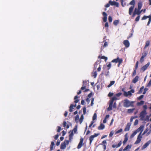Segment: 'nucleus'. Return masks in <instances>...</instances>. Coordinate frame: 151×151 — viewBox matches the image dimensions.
Segmentation results:
<instances>
[{"instance_id":"1","label":"nucleus","mask_w":151,"mask_h":151,"mask_svg":"<svg viewBox=\"0 0 151 151\" xmlns=\"http://www.w3.org/2000/svg\"><path fill=\"white\" fill-rule=\"evenodd\" d=\"M134 103V101H130L128 99H125L124 100L123 106L125 107H128L129 106L133 107L134 106L133 105Z\"/></svg>"},{"instance_id":"2","label":"nucleus","mask_w":151,"mask_h":151,"mask_svg":"<svg viewBox=\"0 0 151 151\" xmlns=\"http://www.w3.org/2000/svg\"><path fill=\"white\" fill-rule=\"evenodd\" d=\"M135 3V0H132L129 3V4L131 5H132L131 6L129 9V13L130 15L132 14V12L134 9V5Z\"/></svg>"},{"instance_id":"3","label":"nucleus","mask_w":151,"mask_h":151,"mask_svg":"<svg viewBox=\"0 0 151 151\" xmlns=\"http://www.w3.org/2000/svg\"><path fill=\"white\" fill-rule=\"evenodd\" d=\"M69 143V141L68 140H65L64 142L62 143L60 145V149L64 150L66 147V145H68Z\"/></svg>"},{"instance_id":"4","label":"nucleus","mask_w":151,"mask_h":151,"mask_svg":"<svg viewBox=\"0 0 151 151\" xmlns=\"http://www.w3.org/2000/svg\"><path fill=\"white\" fill-rule=\"evenodd\" d=\"M142 135L141 134V132L139 134L138 136L137 139L134 143L135 144H138L140 142L141 138L142 137Z\"/></svg>"},{"instance_id":"5","label":"nucleus","mask_w":151,"mask_h":151,"mask_svg":"<svg viewBox=\"0 0 151 151\" xmlns=\"http://www.w3.org/2000/svg\"><path fill=\"white\" fill-rule=\"evenodd\" d=\"M99 134L95 133L94 135H91L89 138V144L91 145L92 143V141L93 140L94 137H97L99 135Z\"/></svg>"},{"instance_id":"6","label":"nucleus","mask_w":151,"mask_h":151,"mask_svg":"<svg viewBox=\"0 0 151 151\" xmlns=\"http://www.w3.org/2000/svg\"><path fill=\"white\" fill-rule=\"evenodd\" d=\"M83 139L82 138H81L80 139V141L77 147L78 149H80L83 145Z\"/></svg>"},{"instance_id":"7","label":"nucleus","mask_w":151,"mask_h":151,"mask_svg":"<svg viewBox=\"0 0 151 151\" xmlns=\"http://www.w3.org/2000/svg\"><path fill=\"white\" fill-rule=\"evenodd\" d=\"M150 65V63L148 62L147 64L144 65L141 68V70H142L143 72H144L145 70H146L147 68L149 67Z\"/></svg>"},{"instance_id":"8","label":"nucleus","mask_w":151,"mask_h":151,"mask_svg":"<svg viewBox=\"0 0 151 151\" xmlns=\"http://www.w3.org/2000/svg\"><path fill=\"white\" fill-rule=\"evenodd\" d=\"M139 62L137 61L136 62V64L135 66V69L134 70V71L132 73V76H134L136 74V70L137 69L138 66Z\"/></svg>"},{"instance_id":"9","label":"nucleus","mask_w":151,"mask_h":151,"mask_svg":"<svg viewBox=\"0 0 151 151\" xmlns=\"http://www.w3.org/2000/svg\"><path fill=\"white\" fill-rule=\"evenodd\" d=\"M123 61V60L122 58H119V57H118L117 58H116L113 60L111 61L112 63H117L119 62L120 61Z\"/></svg>"},{"instance_id":"10","label":"nucleus","mask_w":151,"mask_h":151,"mask_svg":"<svg viewBox=\"0 0 151 151\" xmlns=\"http://www.w3.org/2000/svg\"><path fill=\"white\" fill-rule=\"evenodd\" d=\"M102 15L104 16L103 18V22H106L107 20V14L105 12H104L102 13Z\"/></svg>"},{"instance_id":"11","label":"nucleus","mask_w":151,"mask_h":151,"mask_svg":"<svg viewBox=\"0 0 151 151\" xmlns=\"http://www.w3.org/2000/svg\"><path fill=\"white\" fill-rule=\"evenodd\" d=\"M123 43L126 47H128L129 46V43L127 40H124L123 42Z\"/></svg>"},{"instance_id":"12","label":"nucleus","mask_w":151,"mask_h":151,"mask_svg":"<svg viewBox=\"0 0 151 151\" xmlns=\"http://www.w3.org/2000/svg\"><path fill=\"white\" fill-rule=\"evenodd\" d=\"M146 114V110L142 111L140 113V116L142 118H144L145 117Z\"/></svg>"},{"instance_id":"13","label":"nucleus","mask_w":151,"mask_h":151,"mask_svg":"<svg viewBox=\"0 0 151 151\" xmlns=\"http://www.w3.org/2000/svg\"><path fill=\"white\" fill-rule=\"evenodd\" d=\"M131 125V124L130 123H128L127 124L124 129V131H129V130L130 127V126Z\"/></svg>"},{"instance_id":"14","label":"nucleus","mask_w":151,"mask_h":151,"mask_svg":"<svg viewBox=\"0 0 151 151\" xmlns=\"http://www.w3.org/2000/svg\"><path fill=\"white\" fill-rule=\"evenodd\" d=\"M151 142L150 140L148 141L147 142L145 143L142 146V149H144L147 147Z\"/></svg>"},{"instance_id":"15","label":"nucleus","mask_w":151,"mask_h":151,"mask_svg":"<svg viewBox=\"0 0 151 151\" xmlns=\"http://www.w3.org/2000/svg\"><path fill=\"white\" fill-rule=\"evenodd\" d=\"M73 131L71 132V133L70 134L69 136V141L71 142L72 139H73Z\"/></svg>"},{"instance_id":"16","label":"nucleus","mask_w":151,"mask_h":151,"mask_svg":"<svg viewBox=\"0 0 151 151\" xmlns=\"http://www.w3.org/2000/svg\"><path fill=\"white\" fill-rule=\"evenodd\" d=\"M83 86L81 88V90H84L86 88V84L87 83V81H83Z\"/></svg>"},{"instance_id":"17","label":"nucleus","mask_w":151,"mask_h":151,"mask_svg":"<svg viewBox=\"0 0 151 151\" xmlns=\"http://www.w3.org/2000/svg\"><path fill=\"white\" fill-rule=\"evenodd\" d=\"M121 144H122V142H121V141H120L119 143L117 145H112V147L114 148H115V147L117 148L119 147H120L121 146Z\"/></svg>"},{"instance_id":"18","label":"nucleus","mask_w":151,"mask_h":151,"mask_svg":"<svg viewBox=\"0 0 151 151\" xmlns=\"http://www.w3.org/2000/svg\"><path fill=\"white\" fill-rule=\"evenodd\" d=\"M142 4L141 2H139L138 3V8L137 9V11H139L142 7Z\"/></svg>"},{"instance_id":"19","label":"nucleus","mask_w":151,"mask_h":151,"mask_svg":"<svg viewBox=\"0 0 151 151\" xmlns=\"http://www.w3.org/2000/svg\"><path fill=\"white\" fill-rule=\"evenodd\" d=\"M105 128V126L103 124L101 123L100 125L98 127V129L99 130H102Z\"/></svg>"},{"instance_id":"20","label":"nucleus","mask_w":151,"mask_h":151,"mask_svg":"<svg viewBox=\"0 0 151 151\" xmlns=\"http://www.w3.org/2000/svg\"><path fill=\"white\" fill-rule=\"evenodd\" d=\"M144 128V127L143 126H140L138 129L136 130L138 132H140L141 133L143 131V129Z\"/></svg>"},{"instance_id":"21","label":"nucleus","mask_w":151,"mask_h":151,"mask_svg":"<svg viewBox=\"0 0 151 151\" xmlns=\"http://www.w3.org/2000/svg\"><path fill=\"white\" fill-rule=\"evenodd\" d=\"M150 42L149 40L145 42V45L144 47V49H145L147 48L150 45Z\"/></svg>"},{"instance_id":"22","label":"nucleus","mask_w":151,"mask_h":151,"mask_svg":"<svg viewBox=\"0 0 151 151\" xmlns=\"http://www.w3.org/2000/svg\"><path fill=\"white\" fill-rule=\"evenodd\" d=\"M128 138L127 135V134H125L124 136V141L123 142V143L124 144H125L126 142L127 141Z\"/></svg>"},{"instance_id":"23","label":"nucleus","mask_w":151,"mask_h":151,"mask_svg":"<svg viewBox=\"0 0 151 151\" xmlns=\"http://www.w3.org/2000/svg\"><path fill=\"white\" fill-rule=\"evenodd\" d=\"M139 76H136L135 78L132 80V82L134 83H136L138 80Z\"/></svg>"},{"instance_id":"24","label":"nucleus","mask_w":151,"mask_h":151,"mask_svg":"<svg viewBox=\"0 0 151 151\" xmlns=\"http://www.w3.org/2000/svg\"><path fill=\"white\" fill-rule=\"evenodd\" d=\"M113 104L110 102L109 107L107 108L108 111H110L112 109V105Z\"/></svg>"},{"instance_id":"25","label":"nucleus","mask_w":151,"mask_h":151,"mask_svg":"<svg viewBox=\"0 0 151 151\" xmlns=\"http://www.w3.org/2000/svg\"><path fill=\"white\" fill-rule=\"evenodd\" d=\"M98 58H100L101 59H104L105 62H106L107 60V58L104 56H102L101 57L100 55H99L98 56Z\"/></svg>"},{"instance_id":"26","label":"nucleus","mask_w":151,"mask_h":151,"mask_svg":"<svg viewBox=\"0 0 151 151\" xmlns=\"http://www.w3.org/2000/svg\"><path fill=\"white\" fill-rule=\"evenodd\" d=\"M132 147L131 145H128L127 146L125 147V148L123 149L124 151H125L128 149H130Z\"/></svg>"},{"instance_id":"27","label":"nucleus","mask_w":151,"mask_h":151,"mask_svg":"<svg viewBox=\"0 0 151 151\" xmlns=\"http://www.w3.org/2000/svg\"><path fill=\"white\" fill-rule=\"evenodd\" d=\"M146 9H142V10L139 11H137V12L138 13V15H139L142 12H143L144 13H145V12Z\"/></svg>"},{"instance_id":"28","label":"nucleus","mask_w":151,"mask_h":151,"mask_svg":"<svg viewBox=\"0 0 151 151\" xmlns=\"http://www.w3.org/2000/svg\"><path fill=\"white\" fill-rule=\"evenodd\" d=\"M117 99V98L116 96H114L111 99L110 101V102L112 104H113L114 101V100Z\"/></svg>"},{"instance_id":"29","label":"nucleus","mask_w":151,"mask_h":151,"mask_svg":"<svg viewBox=\"0 0 151 151\" xmlns=\"http://www.w3.org/2000/svg\"><path fill=\"white\" fill-rule=\"evenodd\" d=\"M78 97L77 96H75L74 99L75 100V101H74V102L75 103H77L79 102V100L78 99Z\"/></svg>"},{"instance_id":"30","label":"nucleus","mask_w":151,"mask_h":151,"mask_svg":"<svg viewBox=\"0 0 151 151\" xmlns=\"http://www.w3.org/2000/svg\"><path fill=\"white\" fill-rule=\"evenodd\" d=\"M135 109V108L128 109L127 110V112L128 113H132L133 112L134 110Z\"/></svg>"},{"instance_id":"31","label":"nucleus","mask_w":151,"mask_h":151,"mask_svg":"<svg viewBox=\"0 0 151 151\" xmlns=\"http://www.w3.org/2000/svg\"><path fill=\"white\" fill-rule=\"evenodd\" d=\"M136 14H137L138 15V13L137 12V8H135L134 11L133 12V14L132 15V17H134L135 16V15Z\"/></svg>"},{"instance_id":"32","label":"nucleus","mask_w":151,"mask_h":151,"mask_svg":"<svg viewBox=\"0 0 151 151\" xmlns=\"http://www.w3.org/2000/svg\"><path fill=\"white\" fill-rule=\"evenodd\" d=\"M55 145L54 143L53 142H52L51 143V145L50 146V150H53V147Z\"/></svg>"},{"instance_id":"33","label":"nucleus","mask_w":151,"mask_h":151,"mask_svg":"<svg viewBox=\"0 0 151 151\" xmlns=\"http://www.w3.org/2000/svg\"><path fill=\"white\" fill-rule=\"evenodd\" d=\"M73 105L71 104L70 105L69 107V111L70 112H72L73 111V109H74Z\"/></svg>"},{"instance_id":"34","label":"nucleus","mask_w":151,"mask_h":151,"mask_svg":"<svg viewBox=\"0 0 151 151\" xmlns=\"http://www.w3.org/2000/svg\"><path fill=\"white\" fill-rule=\"evenodd\" d=\"M83 114H82L81 116L80 119H79V122H80V124H81V123H82V122L83 121Z\"/></svg>"},{"instance_id":"35","label":"nucleus","mask_w":151,"mask_h":151,"mask_svg":"<svg viewBox=\"0 0 151 151\" xmlns=\"http://www.w3.org/2000/svg\"><path fill=\"white\" fill-rule=\"evenodd\" d=\"M144 103V101H141L140 102H137V106H140L143 105Z\"/></svg>"},{"instance_id":"36","label":"nucleus","mask_w":151,"mask_h":151,"mask_svg":"<svg viewBox=\"0 0 151 151\" xmlns=\"http://www.w3.org/2000/svg\"><path fill=\"white\" fill-rule=\"evenodd\" d=\"M115 83V81H111L110 82V83L109 84L108 86L107 87L108 88H109L111 86L114 85V84Z\"/></svg>"},{"instance_id":"37","label":"nucleus","mask_w":151,"mask_h":151,"mask_svg":"<svg viewBox=\"0 0 151 151\" xmlns=\"http://www.w3.org/2000/svg\"><path fill=\"white\" fill-rule=\"evenodd\" d=\"M151 16V15H150L148 16H146L145 15H144L142 18V20H143L145 19H146L147 18H149L150 16Z\"/></svg>"},{"instance_id":"38","label":"nucleus","mask_w":151,"mask_h":151,"mask_svg":"<svg viewBox=\"0 0 151 151\" xmlns=\"http://www.w3.org/2000/svg\"><path fill=\"white\" fill-rule=\"evenodd\" d=\"M79 120V116L78 115H77L75 117V120L76 122H78V120Z\"/></svg>"},{"instance_id":"39","label":"nucleus","mask_w":151,"mask_h":151,"mask_svg":"<svg viewBox=\"0 0 151 151\" xmlns=\"http://www.w3.org/2000/svg\"><path fill=\"white\" fill-rule=\"evenodd\" d=\"M119 22V21L117 20H114L113 22V24L115 25L116 26Z\"/></svg>"},{"instance_id":"40","label":"nucleus","mask_w":151,"mask_h":151,"mask_svg":"<svg viewBox=\"0 0 151 151\" xmlns=\"http://www.w3.org/2000/svg\"><path fill=\"white\" fill-rule=\"evenodd\" d=\"M143 89H144V86H142V87H141L140 88L138 92V93L140 94V93H142L143 91Z\"/></svg>"},{"instance_id":"41","label":"nucleus","mask_w":151,"mask_h":151,"mask_svg":"<svg viewBox=\"0 0 151 151\" xmlns=\"http://www.w3.org/2000/svg\"><path fill=\"white\" fill-rule=\"evenodd\" d=\"M138 132L136 130L131 135V137H134Z\"/></svg>"},{"instance_id":"42","label":"nucleus","mask_w":151,"mask_h":151,"mask_svg":"<svg viewBox=\"0 0 151 151\" xmlns=\"http://www.w3.org/2000/svg\"><path fill=\"white\" fill-rule=\"evenodd\" d=\"M96 118H97V115H96V113H95L93 115V118H92L93 120L94 121L96 119Z\"/></svg>"},{"instance_id":"43","label":"nucleus","mask_w":151,"mask_h":151,"mask_svg":"<svg viewBox=\"0 0 151 151\" xmlns=\"http://www.w3.org/2000/svg\"><path fill=\"white\" fill-rule=\"evenodd\" d=\"M108 20H109V22H112V18L110 16H109V18H108Z\"/></svg>"},{"instance_id":"44","label":"nucleus","mask_w":151,"mask_h":151,"mask_svg":"<svg viewBox=\"0 0 151 151\" xmlns=\"http://www.w3.org/2000/svg\"><path fill=\"white\" fill-rule=\"evenodd\" d=\"M115 1H109V3L110 4V5L111 6L114 5Z\"/></svg>"},{"instance_id":"45","label":"nucleus","mask_w":151,"mask_h":151,"mask_svg":"<svg viewBox=\"0 0 151 151\" xmlns=\"http://www.w3.org/2000/svg\"><path fill=\"white\" fill-rule=\"evenodd\" d=\"M142 56H143V57L145 58L147 56V53L145 52H144L142 53Z\"/></svg>"},{"instance_id":"46","label":"nucleus","mask_w":151,"mask_h":151,"mask_svg":"<svg viewBox=\"0 0 151 151\" xmlns=\"http://www.w3.org/2000/svg\"><path fill=\"white\" fill-rule=\"evenodd\" d=\"M97 75V73L96 72V71L93 73V77L94 78H95L96 77Z\"/></svg>"},{"instance_id":"47","label":"nucleus","mask_w":151,"mask_h":151,"mask_svg":"<svg viewBox=\"0 0 151 151\" xmlns=\"http://www.w3.org/2000/svg\"><path fill=\"white\" fill-rule=\"evenodd\" d=\"M144 96L143 95H141L139 97L137 98V99L139 100H140L143 98Z\"/></svg>"},{"instance_id":"48","label":"nucleus","mask_w":151,"mask_h":151,"mask_svg":"<svg viewBox=\"0 0 151 151\" xmlns=\"http://www.w3.org/2000/svg\"><path fill=\"white\" fill-rule=\"evenodd\" d=\"M122 132V129H120L119 130L117 131L115 133L116 134H118L120 132Z\"/></svg>"},{"instance_id":"49","label":"nucleus","mask_w":151,"mask_h":151,"mask_svg":"<svg viewBox=\"0 0 151 151\" xmlns=\"http://www.w3.org/2000/svg\"><path fill=\"white\" fill-rule=\"evenodd\" d=\"M83 114L84 115H85L86 114V107L85 106L83 107Z\"/></svg>"},{"instance_id":"50","label":"nucleus","mask_w":151,"mask_h":151,"mask_svg":"<svg viewBox=\"0 0 151 151\" xmlns=\"http://www.w3.org/2000/svg\"><path fill=\"white\" fill-rule=\"evenodd\" d=\"M144 58L143 56H142L140 59V62L142 63L144 61Z\"/></svg>"},{"instance_id":"51","label":"nucleus","mask_w":151,"mask_h":151,"mask_svg":"<svg viewBox=\"0 0 151 151\" xmlns=\"http://www.w3.org/2000/svg\"><path fill=\"white\" fill-rule=\"evenodd\" d=\"M151 22V16L149 18V20L148 21V22L147 23V25L148 26L150 24V22Z\"/></svg>"},{"instance_id":"52","label":"nucleus","mask_w":151,"mask_h":151,"mask_svg":"<svg viewBox=\"0 0 151 151\" xmlns=\"http://www.w3.org/2000/svg\"><path fill=\"white\" fill-rule=\"evenodd\" d=\"M140 18V16L139 15H138L137 17H136V18L135 19V21L136 22H138L139 21Z\"/></svg>"},{"instance_id":"53","label":"nucleus","mask_w":151,"mask_h":151,"mask_svg":"<svg viewBox=\"0 0 151 151\" xmlns=\"http://www.w3.org/2000/svg\"><path fill=\"white\" fill-rule=\"evenodd\" d=\"M151 86V79L150 81L147 84V87H150Z\"/></svg>"},{"instance_id":"54","label":"nucleus","mask_w":151,"mask_h":151,"mask_svg":"<svg viewBox=\"0 0 151 151\" xmlns=\"http://www.w3.org/2000/svg\"><path fill=\"white\" fill-rule=\"evenodd\" d=\"M122 94V93L121 92L119 93H116V96L117 97H119L120 96H121Z\"/></svg>"},{"instance_id":"55","label":"nucleus","mask_w":151,"mask_h":151,"mask_svg":"<svg viewBox=\"0 0 151 151\" xmlns=\"http://www.w3.org/2000/svg\"><path fill=\"white\" fill-rule=\"evenodd\" d=\"M138 121L137 119H136L134 123V125H136L138 124Z\"/></svg>"},{"instance_id":"56","label":"nucleus","mask_w":151,"mask_h":151,"mask_svg":"<svg viewBox=\"0 0 151 151\" xmlns=\"http://www.w3.org/2000/svg\"><path fill=\"white\" fill-rule=\"evenodd\" d=\"M108 45V43H107V42H104V45H103V47H106V46H107Z\"/></svg>"},{"instance_id":"57","label":"nucleus","mask_w":151,"mask_h":151,"mask_svg":"<svg viewBox=\"0 0 151 151\" xmlns=\"http://www.w3.org/2000/svg\"><path fill=\"white\" fill-rule=\"evenodd\" d=\"M111 63H109V64L107 65V66L108 67V70H109L111 67Z\"/></svg>"},{"instance_id":"58","label":"nucleus","mask_w":151,"mask_h":151,"mask_svg":"<svg viewBox=\"0 0 151 151\" xmlns=\"http://www.w3.org/2000/svg\"><path fill=\"white\" fill-rule=\"evenodd\" d=\"M113 93L111 92H109L108 95V96L109 97H111L113 95Z\"/></svg>"},{"instance_id":"59","label":"nucleus","mask_w":151,"mask_h":151,"mask_svg":"<svg viewBox=\"0 0 151 151\" xmlns=\"http://www.w3.org/2000/svg\"><path fill=\"white\" fill-rule=\"evenodd\" d=\"M113 134H114V132L113 131H111L109 134V137H112Z\"/></svg>"},{"instance_id":"60","label":"nucleus","mask_w":151,"mask_h":151,"mask_svg":"<svg viewBox=\"0 0 151 151\" xmlns=\"http://www.w3.org/2000/svg\"><path fill=\"white\" fill-rule=\"evenodd\" d=\"M124 95L126 97L127 96H128L127 92L124 91Z\"/></svg>"},{"instance_id":"61","label":"nucleus","mask_w":151,"mask_h":151,"mask_svg":"<svg viewBox=\"0 0 151 151\" xmlns=\"http://www.w3.org/2000/svg\"><path fill=\"white\" fill-rule=\"evenodd\" d=\"M58 130H57V132H60L61 130V128L60 126H58Z\"/></svg>"},{"instance_id":"62","label":"nucleus","mask_w":151,"mask_h":151,"mask_svg":"<svg viewBox=\"0 0 151 151\" xmlns=\"http://www.w3.org/2000/svg\"><path fill=\"white\" fill-rule=\"evenodd\" d=\"M124 0H120L121 5L123 7H124V5L123 4V2H124Z\"/></svg>"},{"instance_id":"63","label":"nucleus","mask_w":151,"mask_h":151,"mask_svg":"<svg viewBox=\"0 0 151 151\" xmlns=\"http://www.w3.org/2000/svg\"><path fill=\"white\" fill-rule=\"evenodd\" d=\"M72 131H73V132H74L75 133H76L77 131V128H76V127L74 128Z\"/></svg>"},{"instance_id":"64","label":"nucleus","mask_w":151,"mask_h":151,"mask_svg":"<svg viewBox=\"0 0 151 151\" xmlns=\"http://www.w3.org/2000/svg\"><path fill=\"white\" fill-rule=\"evenodd\" d=\"M59 137V135L58 134H57L54 137V138L55 140H56L58 139V138Z\"/></svg>"}]
</instances>
